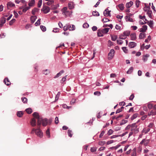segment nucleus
Returning <instances> with one entry per match:
<instances>
[{
	"label": "nucleus",
	"mask_w": 156,
	"mask_h": 156,
	"mask_svg": "<svg viewBox=\"0 0 156 156\" xmlns=\"http://www.w3.org/2000/svg\"><path fill=\"white\" fill-rule=\"evenodd\" d=\"M33 116L36 117L37 119V126H40L42 124L43 126H46L48 123V119H43L41 118L40 117L38 113L35 112L33 114Z\"/></svg>",
	"instance_id": "f257e3e1"
},
{
	"label": "nucleus",
	"mask_w": 156,
	"mask_h": 156,
	"mask_svg": "<svg viewBox=\"0 0 156 156\" xmlns=\"http://www.w3.org/2000/svg\"><path fill=\"white\" fill-rule=\"evenodd\" d=\"M40 126H37V128L35 129V128H33L32 129L31 134H34L35 132L37 136L40 137H41L43 136V133L41 131V130L40 129Z\"/></svg>",
	"instance_id": "f03ea898"
},
{
	"label": "nucleus",
	"mask_w": 156,
	"mask_h": 156,
	"mask_svg": "<svg viewBox=\"0 0 156 156\" xmlns=\"http://www.w3.org/2000/svg\"><path fill=\"white\" fill-rule=\"evenodd\" d=\"M132 16L133 14L131 13H128L127 14V16H126L125 17L126 21L131 22H133V20L131 17Z\"/></svg>",
	"instance_id": "7ed1b4c3"
},
{
	"label": "nucleus",
	"mask_w": 156,
	"mask_h": 156,
	"mask_svg": "<svg viewBox=\"0 0 156 156\" xmlns=\"http://www.w3.org/2000/svg\"><path fill=\"white\" fill-rule=\"evenodd\" d=\"M33 117L34 118L31 119L30 122L31 125L33 127H34L36 125L37 123L36 119H37L36 117H35L34 116Z\"/></svg>",
	"instance_id": "20e7f679"
},
{
	"label": "nucleus",
	"mask_w": 156,
	"mask_h": 156,
	"mask_svg": "<svg viewBox=\"0 0 156 156\" xmlns=\"http://www.w3.org/2000/svg\"><path fill=\"white\" fill-rule=\"evenodd\" d=\"M114 50L113 49H111L108 54V58L109 59H111L114 56Z\"/></svg>",
	"instance_id": "39448f33"
},
{
	"label": "nucleus",
	"mask_w": 156,
	"mask_h": 156,
	"mask_svg": "<svg viewBox=\"0 0 156 156\" xmlns=\"http://www.w3.org/2000/svg\"><path fill=\"white\" fill-rule=\"evenodd\" d=\"M50 10V8L47 6H44L43 8L42 9V11L44 13H47L49 12Z\"/></svg>",
	"instance_id": "423d86ee"
},
{
	"label": "nucleus",
	"mask_w": 156,
	"mask_h": 156,
	"mask_svg": "<svg viewBox=\"0 0 156 156\" xmlns=\"http://www.w3.org/2000/svg\"><path fill=\"white\" fill-rule=\"evenodd\" d=\"M149 140H146L145 139H144L141 141L140 144H144V145L145 146H147L148 144L149 143Z\"/></svg>",
	"instance_id": "0eeeda50"
},
{
	"label": "nucleus",
	"mask_w": 156,
	"mask_h": 156,
	"mask_svg": "<svg viewBox=\"0 0 156 156\" xmlns=\"http://www.w3.org/2000/svg\"><path fill=\"white\" fill-rule=\"evenodd\" d=\"M111 11H109L108 9H106L104 12V15L105 17H107L109 16H110Z\"/></svg>",
	"instance_id": "6e6552de"
},
{
	"label": "nucleus",
	"mask_w": 156,
	"mask_h": 156,
	"mask_svg": "<svg viewBox=\"0 0 156 156\" xmlns=\"http://www.w3.org/2000/svg\"><path fill=\"white\" fill-rule=\"evenodd\" d=\"M7 8L8 9H10L11 8L15 7L14 4L11 2H9L7 4Z\"/></svg>",
	"instance_id": "1a4fd4ad"
},
{
	"label": "nucleus",
	"mask_w": 156,
	"mask_h": 156,
	"mask_svg": "<svg viewBox=\"0 0 156 156\" xmlns=\"http://www.w3.org/2000/svg\"><path fill=\"white\" fill-rule=\"evenodd\" d=\"M6 21V19L4 17H2L0 20V22L1 23H0V27H1L3 25V24H4Z\"/></svg>",
	"instance_id": "9d476101"
},
{
	"label": "nucleus",
	"mask_w": 156,
	"mask_h": 156,
	"mask_svg": "<svg viewBox=\"0 0 156 156\" xmlns=\"http://www.w3.org/2000/svg\"><path fill=\"white\" fill-rule=\"evenodd\" d=\"M147 29V26L144 25L142 26V27L139 29V31L141 32H145Z\"/></svg>",
	"instance_id": "9b49d317"
},
{
	"label": "nucleus",
	"mask_w": 156,
	"mask_h": 156,
	"mask_svg": "<svg viewBox=\"0 0 156 156\" xmlns=\"http://www.w3.org/2000/svg\"><path fill=\"white\" fill-rule=\"evenodd\" d=\"M136 45V44L133 42H131L129 43V46L130 48H133L135 47Z\"/></svg>",
	"instance_id": "f8f14e48"
},
{
	"label": "nucleus",
	"mask_w": 156,
	"mask_h": 156,
	"mask_svg": "<svg viewBox=\"0 0 156 156\" xmlns=\"http://www.w3.org/2000/svg\"><path fill=\"white\" fill-rule=\"evenodd\" d=\"M68 7L69 9H71L74 8V5L73 2H70L68 4Z\"/></svg>",
	"instance_id": "ddd939ff"
},
{
	"label": "nucleus",
	"mask_w": 156,
	"mask_h": 156,
	"mask_svg": "<svg viewBox=\"0 0 156 156\" xmlns=\"http://www.w3.org/2000/svg\"><path fill=\"white\" fill-rule=\"evenodd\" d=\"M4 82L7 86H9L11 84V83L8 78H5L4 79Z\"/></svg>",
	"instance_id": "4468645a"
},
{
	"label": "nucleus",
	"mask_w": 156,
	"mask_h": 156,
	"mask_svg": "<svg viewBox=\"0 0 156 156\" xmlns=\"http://www.w3.org/2000/svg\"><path fill=\"white\" fill-rule=\"evenodd\" d=\"M137 126L136 125V123H133L131 125V127H132L131 131H135V129L137 128Z\"/></svg>",
	"instance_id": "2eb2a0df"
},
{
	"label": "nucleus",
	"mask_w": 156,
	"mask_h": 156,
	"mask_svg": "<svg viewBox=\"0 0 156 156\" xmlns=\"http://www.w3.org/2000/svg\"><path fill=\"white\" fill-rule=\"evenodd\" d=\"M37 18L36 16H32L30 17L31 23H34L36 19Z\"/></svg>",
	"instance_id": "dca6fc26"
},
{
	"label": "nucleus",
	"mask_w": 156,
	"mask_h": 156,
	"mask_svg": "<svg viewBox=\"0 0 156 156\" xmlns=\"http://www.w3.org/2000/svg\"><path fill=\"white\" fill-rule=\"evenodd\" d=\"M64 71L63 70H61L59 73H58L56 76L54 77V78L55 79L56 78L59 76H60L62 74L64 73Z\"/></svg>",
	"instance_id": "f3484780"
},
{
	"label": "nucleus",
	"mask_w": 156,
	"mask_h": 156,
	"mask_svg": "<svg viewBox=\"0 0 156 156\" xmlns=\"http://www.w3.org/2000/svg\"><path fill=\"white\" fill-rule=\"evenodd\" d=\"M131 38V40H134L136 39V34L135 33H132L130 35Z\"/></svg>",
	"instance_id": "a211bd4d"
},
{
	"label": "nucleus",
	"mask_w": 156,
	"mask_h": 156,
	"mask_svg": "<svg viewBox=\"0 0 156 156\" xmlns=\"http://www.w3.org/2000/svg\"><path fill=\"white\" fill-rule=\"evenodd\" d=\"M133 4V2L132 1L127 3L126 4V7L127 8L130 7Z\"/></svg>",
	"instance_id": "6ab92c4d"
},
{
	"label": "nucleus",
	"mask_w": 156,
	"mask_h": 156,
	"mask_svg": "<svg viewBox=\"0 0 156 156\" xmlns=\"http://www.w3.org/2000/svg\"><path fill=\"white\" fill-rule=\"evenodd\" d=\"M109 28H105L104 29H101L102 32L104 34H107L109 31Z\"/></svg>",
	"instance_id": "aec40b11"
},
{
	"label": "nucleus",
	"mask_w": 156,
	"mask_h": 156,
	"mask_svg": "<svg viewBox=\"0 0 156 156\" xmlns=\"http://www.w3.org/2000/svg\"><path fill=\"white\" fill-rule=\"evenodd\" d=\"M35 3V0H30L28 4V5L30 7L33 6L34 5Z\"/></svg>",
	"instance_id": "412c9836"
},
{
	"label": "nucleus",
	"mask_w": 156,
	"mask_h": 156,
	"mask_svg": "<svg viewBox=\"0 0 156 156\" xmlns=\"http://www.w3.org/2000/svg\"><path fill=\"white\" fill-rule=\"evenodd\" d=\"M146 34L145 33H140L139 35V39H141L145 37Z\"/></svg>",
	"instance_id": "4be33fe9"
},
{
	"label": "nucleus",
	"mask_w": 156,
	"mask_h": 156,
	"mask_svg": "<svg viewBox=\"0 0 156 156\" xmlns=\"http://www.w3.org/2000/svg\"><path fill=\"white\" fill-rule=\"evenodd\" d=\"M69 24L68 29L69 30H75V26L73 25H72Z\"/></svg>",
	"instance_id": "5701e85b"
},
{
	"label": "nucleus",
	"mask_w": 156,
	"mask_h": 156,
	"mask_svg": "<svg viewBox=\"0 0 156 156\" xmlns=\"http://www.w3.org/2000/svg\"><path fill=\"white\" fill-rule=\"evenodd\" d=\"M103 33L101 29H99L98 30L97 34L98 37H102L103 36Z\"/></svg>",
	"instance_id": "b1692460"
},
{
	"label": "nucleus",
	"mask_w": 156,
	"mask_h": 156,
	"mask_svg": "<svg viewBox=\"0 0 156 156\" xmlns=\"http://www.w3.org/2000/svg\"><path fill=\"white\" fill-rule=\"evenodd\" d=\"M73 133V132L72 130H71L70 129H68V130L67 133H68V136L69 137H71L73 135V133Z\"/></svg>",
	"instance_id": "393cba45"
},
{
	"label": "nucleus",
	"mask_w": 156,
	"mask_h": 156,
	"mask_svg": "<svg viewBox=\"0 0 156 156\" xmlns=\"http://www.w3.org/2000/svg\"><path fill=\"white\" fill-rule=\"evenodd\" d=\"M23 112L22 111L18 112L17 113V115L19 117H21L23 115Z\"/></svg>",
	"instance_id": "a878e982"
},
{
	"label": "nucleus",
	"mask_w": 156,
	"mask_h": 156,
	"mask_svg": "<svg viewBox=\"0 0 156 156\" xmlns=\"http://www.w3.org/2000/svg\"><path fill=\"white\" fill-rule=\"evenodd\" d=\"M43 73L45 75H47L50 73V71L49 69H46L43 70Z\"/></svg>",
	"instance_id": "bb28decb"
},
{
	"label": "nucleus",
	"mask_w": 156,
	"mask_h": 156,
	"mask_svg": "<svg viewBox=\"0 0 156 156\" xmlns=\"http://www.w3.org/2000/svg\"><path fill=\"white\" fill-rule=\"evenodd\" d=\"M118 7L121 10H123L124 9V7L123 4H120L118 5Z\"/></svg>",
	"instance_id": "cd10ccee"
},
{
	"label": "nucleus",
	"mask_w": 156,
	"mask_h": 156,
	"mask_svg": "<svg viewBox=\"0 0 156 156\" xmlns=\"http://www.w3.org/2000/svg\"><path fill=\"white\" fill-rule=\"evenodd\" d=\"M26 111L27 112L28 114H31L32 112V109L30 108H27V109H26Z\"/></svg>",
	"instance_id": "c85d7f7f"
},
{
	"label": "nucleus",
	"mask_w": 156,
	"mask_h": 156,
	"mask_svg": "<svg viewBox=\"0 0 156 156\" xmlns=\"http://www.w3.org/2000/svg\"><path fill=\"white\" fill-rule=\"evenodd\" d=\"M21 100L23 103H27V99L25 97L21 98Z\"/></svg>",
	"instance_id": "c756f323"
},
{
	"label": "nucleus",
	"mask_w": 156,
	"mask_h": 156,
	"mask_svg": "<svg viewBox=\"0 0 156 156\" xmlns=\"http://www.w3.org/2000/svg\"><path fill=\"white\" fill-rule=\"evenodd\" d=\"M67 7H64L62 9V14L63 13H64L65 14L66 13H67V12H69V11H67Z\"/></svg>",
	"instance_id": "7c9ffc66"
},
{
	"label": "nucleus",
	"mask_w": 156,
	"mask_h": 156,
	"mask_svg": "<svg viewBox=\"0 0 156 156\" xmlns=\"http://www.w3.org/2000/svg\"><path fill=\"white\" fill-rule=\"evenodd\" d=\"M136 151L135 148H134L133 150V152L131 154V156H136Z\"/></svg>",
	"instance_id": "2f4dec72"
},
{
	"label": "nucleus",
	"mask_w": 156,
	"mask_h": 156,
	"mask_svg": "<svg viewBox=\"0 0 156 156\" xmlns=\"http://www.w3.org/2000/svg\"><path fill=\"white\" fill-rule=\"evenodd\" d=\"M119 38L121 39H125L126 38V37L123 34H121L119 35Z\"/></svg>",
	"instance_id": "473e14b6"
},
{
	"label": "nucleus",
	"mask_w": 156,
	"mask_h": 156,
	"mask_svg": "<svg viewBox=\"0 0 156 156\" xmlns=\"http://www.w3.org/2000/svg\"><path fill=\"white\" fill-rule=\"evenodd\" d=\"M138 115V114L136 113L133 115L131 117V119L133 120L136 118Z\"/></svg>",
	"instance_id": "72a5a7b5"
},
{
	"label": "nucleus",
	"mask_w": 156,
	"mask_h": 156,
	"mask_svg": "<svg viewBox=\"0 0 156 156\" xmlns=\"http://www.w3.org/2000/svg\"><path fill=\"white\" fill-rule=\"evenodd\" d=\"M133 68L132 67H131L130 68L128 71L127 72V74H130L133 72Z\"/></svg>",
	"instance_id": "f704fd0d"
},
{
	"label": "nucleus",
	"mask_w": 156,
	"mask_h": 156,
	"mask_svg": "<svg viewBox=\"0 0 156 156\" xmlns=\"http://www.w3.org/2000/svg\"><path fill=\"white\" fill-rule=\"evenodd\" d=\"M154 110L153 109V110L151 111L150 112H148V115L149 116L151 115H154Z\"/></svg>",
	"instance_id": "c9c22d12"
},
{
	"label": "nucleus",
	"mask_w": 156,
	"mask_h": 156,
	"mask_svg": "<svg viewBox=\"0 0 156 156\" xmlns=\"http://www.w3.org/2000/svg\"><path fill=\"white\" fill-rule=\"evenodd\" d=\"M92 15L94 16H99V14L98 12L96 11H93L92 12Z\"/></svg>",
	"instance_id": "e433bc0d"
},
{
	"label": "nucleus",
	"mask_w": 156,
	"mask_h": 156,
	"mask_svg": "<svg viewBox=\"0 0 156 156\" xmlns=\"http://www.w3.org/2000/svg\"><path fill=\"white\" fill-rule=\"evenodd\" d=\"M39 10L37 8H35L32 11V14L33 15H34L35 14V13L36 12H37Z\"/></svg>",
	"instance_id": "4c0bfd02"
},
{
	"label": "nucleus",
	"mask_w": 156,
	"mask_h": 156,
	"mask_svg": "<svg viewBox=\"0 0 156 156\" xmlns=\"http://www.w3.org/2000/svg\"><path fill=\"white\" fill-rule=\"evenodd\" d=\"M152 12L151 10H148L147 12V14L149 17L151 18L152 16L151 14Z\"/></svg>",
	"instance_id": "58836bf2"
},
{
	"label": "nucleus",
	"mask_w": 156,
	"mask_h": 156,
	"mask_svg": "<svg viewBox=\"0 0 156 156\" xmlns=\"http://www.w3.org/2000/svg\"><path fill=\"white\" fill-rule=\"evenodd\" d=\"M111 36L112 40L113 41H115L117 38V35H111Z\"/></svg>",
	"instance_id": "ea45409f"
},
{
	"label": "nucleus",
	"mask_w": 156,
	"mask_h": 156,
	"mask_svg": "<svg viewBox=\"0 0 156 156\" xmlns=\"http://www.w3.org/2000/svg\"><path fill=\"white\" fill-rule=\"evenodd\" d=\"M46 135L48 137H50V133L49 129H47L46 132Z\"/></svg>",
	"instance_id": "a19ab883"
},
{
	"label": "nucleus",
	"mask_w": 156,
	"mask_h": 156,
	"mask_svg": "<svg viewBox=\"0 0 156 156\" xmlns=\"http://www.w3.org/2000/svg\"><path fill=\"white\" fill-rule=\"evenodd\" d=\"M60 93L59 92H58L57 94L55 96V101H56L58 99V98L59 97L60 95Z\"/></svg>",
	"instance_id": "79ce46f5"
},
{
	"label": "nucleus",
	"mask_w": 156,
	"mask_h": 156,
	"mask_svg": "<svg viewBox=\"0 0 156 156\" xmlns=\"http://www.w3.org/2000/svg\"><path fill=\"white\" fill-rule=\"evenodd\" d=\"M54 2V1L53 0H50L48 1V2L47 3V4L48 5H52Z\"/></svg>",
	"instance_id": "37998d69"
},
{
	"label": "nucleus",
	"mask_w": 156,
	"mask_h": 156,
	"mask_svg": "<svg viewBox=\"0 0 156 156\" xmlns=\"http://www.w3.org/2000/svg\"><path fill=\"white\" fill-rule=\"evenodd\" d=\"M16 19H13L12 20H11L9 23V24L10 25H12L16 21Z\"/></svg>",
	"instance_id": "c03bdc74"
},
{
	"label": "nucleus",
	"mask_w": 156,
	"mask_h": 156,
	"mask_svg": "<svg viewBox=\"0 0 156 156\" xmlns=\"http://www.w3.org/2000/svg\"><path fill=\"white\" fill-rule=\"evenodd\" d=\"M124 107H121L120 108L118 109L116 112V113L117 114L118 113H119L121 112L123 108H124Z\"/></svg>",
	"instance_id": "a18cd8bd"
},
{
	"label": "nucleus",
	"mask_w": 156,
	"mask_h": 156,
	"mask_svg": "<svg viewBox=\"0 0 156 156\" xmlns=\"http://www.w3.org/2000/svg\"><path fill=\"white\" fill-rule=\"evenodd\" d=\"M59 6V5L57 4L56 5H53L51 6V8L52 9H57L58 7Z\"/></svg>",
	"instance_id": "49530a36"
},
{
	"label": "nucleus",
	"mask_w": 156,
	"mask_h": 156,
	"mask_svg": "<svg viewBox=\"0 0 156 156\" xmlns=\"http://www.w3.org/2000/svg\"><path fill=\"white\" fill-rule=\"evenodd\" d=\"M67 76H66L62 78V80L61 81V83H63V82L66 80V79Z\"/></svg>",
	"instance_id": "de8ad7c7"
},
{
	"label": "nucleus",
	"mask_w": 156,
	"mask_h": 156,
	"mask_svg": "<svg viewBox=\"0 0 156 156\" xmlns=\"http://www.w3.org/2000/svg\"><path fill=\"white\" fill-rule=\"evenodd\" d=\"M123 34L126 36H129L130 34V32L129 31H124Z\"/></svg>",
	"instance_id": "09e8293b"
},
{
	"label": "nucleus",
	"mask_w": 156,
	"mask_h": 156,
	"mask_svg": "<svg viewBox=\"0 0 156 156\" xmlns=\"http://www.w3.org/2000/svg\"><path fill=\"white\" fill-rule=\"evenodd\" d=\"M122 49L125 53H128V50L127 49L126 47H123Z\"/></svg>",
	"instance_id": "8fccbe9b"
},
{
	"label": "nucleus",
	"mask_w": 156,
	"mask_h": 156,
	"mask_svg": "<svg viewBox=\"0 0 156 156\" xmlns=\"http://www.w3.org/2000/svg\"><path fill=\"white\" fill-rule=\"evenodd\" d=\"M127 122V121L124 119L122 120L120 123V125H123Z\"/></svg>",
	"instance_id": "3c124183"
},
{
	"label": "nucleus",
	"mask_w": 156,
	"mask_h": 156,
	"mask_svg": "<svg viewBox=\"0 0 156 156\" xmlns=\"http://www.w3.org/2000/svg\"><path fill=\"white\" fill-rule=\"evenodd\" d=\"M150 130V129L149 128H147V129H144L143 132V133H147Z\"/></svg>",
	"instance_id": "603ef678"
},
{
	"label": "nucleus",
	"mask_w": 156,
	"mask_h": 156,
	"mask_svg": "<svg viewBox=\"0 0 156 156\" xmlns=\"http://www.w3.org/2000/svg\"><path fill=\"white\" fill-rule=\"evenodd\" d=\"M113 45V43L110 40H108V47H110Z\"/></svg>",
	"instance_id": "864d4df0"
},
{
	"label": "nucleus",
	"mask_w": 156,
	"mask_h": 156,
	"mask_svg": "<svg viewBox=\"0 0 156 156\" xmlns=\"http://www.w3.org/2000/svg\"><path fill=\"white\" fill-rule=\"evenodd\" d=\"M69 24H66L63 27V30L64 31H66L68 30Z\"/></svg>",
	"instance_id": "5fc2aeb1"
},
{
	"label": "nucleus",
	"mask_w": 156,
	"mask_h": 156,
	"mask_svg": "<svg viewBox=\"0 0 156 156\" xmlns=\"http://www.w3.org/2000/svg\"><path fill=\"white\" fill-rule=\"evenodd\" d=\"M113 132V131L112 129H110L108 131L107 134L110 135L112 134Z\"/></svg>",
	"instance_id": "6e6d98bb"
},
{
	"label": "nucleus",
	"mask_w": 156,
	"mask_h": 156,
	"mask_svg": "<svg viewBox=\"0 0 156 156\" xmlns=\"http://www.w3.org/2000/svg\"><path fill=\"white\" fill-rule=\"evenodd\" d=\"M42 3V0H39L38 1L37 6L38 7L40 8L41 7Z\"/></svg>",
	"instance_id": "4d7b16f0"
},
{
	"label": "nucleus",
	"mask_w": 156,
	"mask_h": 156,
	"mask_svg": "<svg viewBox=\"0 0 156 156\" xmlns=\"http://www.w3.org/2000/svg\"><path fill=\"white\" fill-rule=\"evenodd\" d=\"M105 141H100L98 142V144L101 146H103L105 144Z\"/></svg>",
	"instance_id": "13d9d810"
},
{
	"label": "nucleus",
	"mask_w": 156,
	"mask_h": 156,
	"mask_svg": "<svg viewBox=\"0 0 156 156\" xmlns=\"http://www.w3.org/2000/svg\"><path fill=\"white\" fill-rule=\"evenodd\" d=\"M89 27V25L87 23H85L83 25V27L85 28H87Z\"/></svg>",
	"instance_id": "bf43d9fd"
},
{
	"label": "nucleus",
	"mask_w": 156,
	"mask_h": 156,
	"mask_svg": "<svg viewBox=\"0 0 156 156\" xmlns=\"http://www.w3.org/2000/svg\"><path fill=\"white\" fill-rule=\"evenodd\" d=\"M40 28L41 30L43 31H45L46 30V27L43 26H41Z\"/></svg>",
	"instance_id": "052dcab7"
},
{
	"label": "nucleus",
	"mask_w": 156,
	"mask_h": 156,
	"mask_svg": "<svg viewBox=\"0 0 156 156\" xmlns=\"http://www.w3.org/2000/svg\"><path fill=\"white\" fill-rule=\"evenodd\" d=\"M30 9V7H27L24 8L23 10V12H26Z\"/></svg>",
	"instance_id": "680f3d73"
},
{
	"label": "nucleus",
	"mask_w": 156,
	"mask_h": 156,
	"mask_svg": "<svg viewBox=\"0 0 156 156\" xmlns=\"http://www.w3.org/2000/svg\"><path fill=\"white\" fill-rule=\"evenodd\" d=\"M40 20L41 19H39L35 23V25L36 26H37L40 24Z\"/></svg>",
	"instance_id": "e2e57ef3"
},
{
	"label": "nucleus",
	"mask_w": 156,
	"mask_h": 156,
	"mask_svg": "<svg viewBox=\"0 0 156 156\" xmlns=\"http://www.w3.org/2000/svg\"><path fill=\"white\" fill-rule=\"evenodd\" d=\"M90 151L91 152H93L96 151V148L95 147H92L90 148Z\"/></svg>",
	"instance_id": "0e129e2a"
},
{
	"label": "nucleus",
	"mask_w": 156,
	"mask_h": 156,
	"mask_svg": "<svg viewBox=\"0 0 156 156\" xmlns=\"http://www.w3.org/2000/svg\"><path fill=\"white\" fill-rule=\"evenodd\" d=\"M153 106V105L149 103L148 104L147 107L150 109H151L152 108Z\"/></svg>",
	"instance_id": "69168bd1"
},
{
	"label": "nucleus",
	"mask_w": 156,
	"mask_h": 156,
	"mask_svg": "<svg viewBox=\"0 0 156 156\" xmlns=\"http://www.w3.org/2000/svg\"><path fill=\"white\" fill-rule=\"evenodd\" d=\"M102 21L103 22H106L109 21V20L108 18H105L102 19Z\"/></svg>",
	"instance_id": "338daca9"
},
{
	"label": "nucleus",
	"mask_w": 156,
	"mask_h": 156,
	"mask_svg": "<svg viewBox=\"0 0 156 156\" xmlns=\"http://www.w3.org/2000/svg\"><path fill=\"white\" fill-rule=\"evenodd\" d=\"M59 122L58 118V117H56L55 119V123L57 124Z\"/></svg>",
	"instance_id": "774afa93"
}]
</instances>
